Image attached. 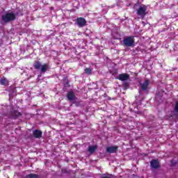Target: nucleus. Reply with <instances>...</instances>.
Returning a JSON list of instances; mask_svg holds the SVG:
<instances>
[{
    "instance_id": "nucleus-1",
    "label": "nucleus",
    "mask_w": 178,
    "mask_h": 178,
    "mask_svg": "<svg viewBox=\"0 0 178 178\" xmlns=\"http://www.w3.org/2000/svg\"><path fill=\"white\" fill-rule=\"evenodd\" d=\"M1 20L3 23H10L16 20V15L13 13H7L1 16Z\"/></svg>"
},
{
    "instance_id": "nucleus-2",
    "label": "nucleus",
    "mask_w": 178,
    "mask_h": 178,
    "mask_svg": "<svg viewBox=\"0 0 178 178\" xmlns=\"http://www.w3.org/2000/svg\"><path fill=\"white\" fill-rule=\"evenodd\" d=\"M33 67L36 70H40V69L41 73H45V72H47L48 70V69H49V65H48L47 63L42 65L41 62L35 61L34 63Z\"/></svg>"
},
{
    "instance_id": "nucleus-3",
    "label": "nucleus",
    "mask_w": 178,
    "mask_h": 178,
    "mask_svg": "<svg viewBox=\"0 0 178 178\" xmlns=\"http://www.w3.org/2000/svg\"><path fill=\"white\" fill-rule=\"evenodd\" d=\"M123 44L124 47H134V36H128L124 38Z\"/></svg>"
},
{
    "instance_id": "nucleus-4",
    "label": "nucleus",
    "mask_w": 178,
    "mask_h": 178,
    "mask_svg": "<svg viewBox=\"0 0 178 178\" xmlns=\"http://www.w3.org/2000/svg\"><path fill=\"white\" fill-rule=\"evenodd\" d=\"M75 23L79 27H84L87 24V21L83 17H77L75 19Z\"/></svg>"
},
{
    "instance_id": "nucleus-5",
    "label": "nucleus",
    "mask_w": 178,
    "mask_h": 178,
    "mask_svg": "<svg viewBox=\"0 0 178 178\" xmlns=\"http://www.w3.org/2000/svg\"><path fill=\"white\" fill-rule=\"evenodd\" d=\"M137 15L138 16H141L142 17H144V16L147 15V6H140L139 8L137 10Z\"/></svg>"
},
{
    "instance_id": "nucleus-6",
    "label": "nucleus",
    "mask_w": 178,
    "mask_h": 178,
    "mask_svg": "<svg viewBox=\"0 0 178 178\" xmlns=\"http://www.w3.org/2000/svg\"><path fill=\"white\" fill-rule=\"evenodd\" d=\"M118 80H120V81H127L129 79H130V75L127 73L120 74L118 77Z\"/></svg>"
},
{
    "instance_id": "nucleus-7",
    "label": "nucleus",
    "mask_w": 178,
    "mask_h": 178,
    "mask_svg": "<svg viewBox=\"0 0 178 178\" xmlns=\"http://www.w3.org/2000/svg\"><path fill=\"white\" fill-rule=\"evenodd\" d=\"M20 116H22V113L16 111V110H14L13 111H11L10 113V118L12 119H17L18 118H20Z\"/></svg>"
},
{
    "instance_id": "nucleus-8",
    "label": "nucleus",
    "mask_w": 178,
    "mask_h": 178,
    "mask_svg": "<svg viewBox=\"0 0 178 178\" xmlns=\"http://www.w3.org/2000/svg\"><path fill=\"white\" fill-rule=\"evenodd\" d=\"M150 165L153 169H159L160 168L159 161L158 160L153 159L150 162Z\"/></svg>"
},
{
    "instance_id": "nucleus-9",
    "label": "nucleus",
    "mask_w": 178,
    "mask_h": 178,
    "mask_svg": "<svg viewBox=\"0 0 178 178\" xmlns=\"http://www.w3.org/2000/svg\"><path fill=\"white\" fill-rule=\"evenodd\" d=\"M148 86H149V80L146 79L144 83H140V88L143 91H145L148 89Z\"/></svg>"
},
{
    "instance_id": "nucleus-10",
    "label": "nucleus",
    "mask_w": 178,
    "mask_h": 178,
    "mask_svg": "<svg viewBox=\"0 0 178 178\" xmlns=\"http://www.w3.org/2000/svg\"><path fill=\"white\" fill-rule=\"evenodd\" d=\"M67 98L68 101H74L76 100V95H74V92L70 91L67 94Z\"/></svg>"
},
{
    "instance_id": "nucleus-11",
    "label": "nucleus",
    "mask_w": 178,
    "mask_h": 178,
    "mask_svg": "<svg viewBox=\"0 0 178 178\" xmlns=\"http://www.w3.org/2000/svg\"><path fill=\"white\" fill-rule=\"evenodd\" d=\"M33 134L35 138H41L42 137V131L38 129L33 131Z\"/></svg>"
},
{
    "instance_id": "nucleus-12",
    "label": "nucleus",
    "mask_w": 178,
    "mask_h": 178,
    "mask_svg": "<svg viewBox=\"0 0 178 178\" xmlns=\"http://www.w3.org/2000/svg\"><path fill=\"white\" fill-rule=\"evenodd\" d=\"M118 151V146H111L106 148V152L109 154H115Z\"/></svg>"
},
{
    "instance_id": "nucleus-13",
    "label": "nucleus",
    "mask_w": 178,
    "mask_h": 178,
    "mask_svg": "<svg viewBox=\"0 0 178 178\" xmlns=\"http://www.w3.org/2000/svg\"><path fill=\"white\" fill-rule=\"evenodd\" d=\"M0 84H1V86H5L6 87H8V86H9V80H8V79H6L5 76H3L0 79Z\"/></svg>"
},
{
    "instance_id": "nucleus-14",
    "label": "nucleus",
    "mask_w": 178,
    "mask_h": 178,
    "mask_svg": "<svg viewBox=\"0 0 178 178\" xmlns=\"http://www.w3.org/2000/svg\"><path fill=\"white\" fill-rule=\"evenodd\" d=\"M97 145L89 146L88 152H90V154H94V152H95V151L97 150Z\"/></svg>"
},
{
    "instance_id": "nucleus-15",
    "label": "nucleus",
    "mask_w": 178,
    "mask_h": 178,
    "mask_svg": "<svg viewBox=\"0 0 178 178\" xmlns=\"http://www.w3.org/2000/svg\"><path fill=\"white\" fill-rule=\"evenodd\" d=\"M26 178H38V175L35 174H29L26 176Z\"/></svg>"
},
{
    "instance_id": "nucleus-16",
    "label": "nucleus",
    "mask_w": 178,
    "mask_h": 178,
    "mask_svg": "<svg viewBox=\"0 0 178 178\" xmlns=\"http://www.w3.org/2000/svg\"><path fill=\"white\" fill-rule=\"evenodd\" d=\"M85 73L86 74H91V73H92V70L91 68H86Z\"/></svg>"
},
{
    "instance_id": "nucleus-17",
    "label": "nucleus",
    "mask_w": 178,
    "mask_h": 178,
    "mask_svg": "<svg viewBox=\"0 0 178 178\" xmlns=\"http://www.w3.org/2000/svg\"><path fill=\"white\" fill-rule=\"evenodd\" d=\"M174 111H175V112L178 113V101L177 102H175Z\"/></svg>"
},
{
    "instance_id": "nucleus-18",
    "label": "nucleus",
    "mask_w": 178,
    "mask_h": 178,
    "mask_svg": "<svg viewBox=\"0 0 178 178\" xmlns=\"http://www.w3.org/2000/svg\"><path fill=\"white\" fill-rule=\"evenodd\" d=\"M102 178H112V175L111 174L103 175L102 176Z\"/></svg>"
}]
</instances>
